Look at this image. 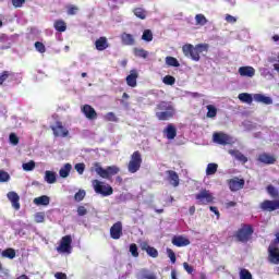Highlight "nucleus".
<instances>
[{
	"mask_svg": "<svg viewBox=\"0 0 279 279\" xmlns=\"http://www.w3.org/2000/svg\"><path fill=\"white\" fill-rule=\"evenodd\" d=\"M208 44H197L193 46V44H185L182 47L183 54L186 58H191L194 62H199L201 53H208Z\"/></svg>",
	"mask_w": 279,
	"mask_h": 279,
	"instance_id": "f257e3e1",
	"label": "nucleus"
},
{
	"mask_svg": "<svg viewBox=\"0 0 279 279\" xmlns=\"http://www.w3.org/2000/svg\"><path fill=\"white\" fill-rule=\"evenodd\" d=\"M156 110L155 117L158 121H170V119L175 117V108L173 107V104L169 101H160L157 104Z\"/></svg>",
	"mask_w": 279,
	"mask_h": 279,
	"instance_id": "f03ea898",
	"label": "nucleus"
},
{
	"mask_svg": "<svg viewBox=\"0 0 279 279\" xmlns=\"http://www.w3.org/2000/svg\"><path fill=\"white\" fill-rule=\"evenodd\" d=\"M233 236L238 243H250L252 236H254V227L252 225L242 223Z\"/></svg>",
	"mask_w": 279,
	"mask_h": 279,
	"instance_id": "7ed1b4c3",
	"label": "nucleus"
},
{
	"mask_svg": "<svg viewBox=\"0 0 279 279\" xmlns=\"http://www.w3.org/2000/svg\"><path fill=\"white\" fill-rule=\"evenodd\" d=\"M95 193L98 195H102V197H108L114 193V190L110 186V184L104 183L97 179L92 181Z\"/></svg>",
	"mask_w": 279,
	"mask_h": 279,
	"instance_id": "20e7f679",
	"label": "nucleus"
},
{
	"mask_svg": "<svg viewBox=\"0 0 279 279\" xmlns=\"http://www.w3.org/2000/svg\"><path fill=\"white\" fill-rule=\"evenodd\" d=\"M95 171L100 178H104L105 180H110L112 175H117L121 169L117 166H108L106 169H104L99 163H95Z\"/></svg>",
	"mask_w": 279,
	"mask_h": 279,
	"instance_id": "39448f33",
	"label": "nucleus"
},
{
	"mask_svg": "<svg viewBox=\"0 0 279 279\" xmlns=\"http://www.w3.org/2000/svg\"><path fill=\"white\" fill-rule=\"evenodd\" d=\"M141 165H143V157L141 156V151L136 150L132 154L131 160L129 161V172L136 173L141 169Z\"/></svg>",
	"mask_w": 279,
	"mask_h": 279,
	"instance_id": "423d86ee",
	"label": "nucleus"
},
{
	"mask_svg": "<svg viewBox=\"0 0 279 279\" xmlns=\"http://www.w3.org/2000/svg\"><path fill=\"white\" fill-rule=\"evenodd\" d=\"M73 238L71 235H64L61 238L59 246H57V252L59 254H71L73 252Z\"/></svg>",
	"mask_w": 279,
	"mask_h": 279,
	"instance_id": "0eeeda50",
	"label": "nucleus"
},
{
	"mask_svg": "<svg viewBox=\"0 0 279 279\" xmlns=\"http://www.w3.org/2000/svg\"><path fill=\"white\" fill-rule=\"evenodd\" d=\"M195 199L197 201L198 206H208V204H213V202H215V196H213L210 191L202 190L195 195Z\"/></svg>",
	"mask_w": 279,
	"mask_h": 279,
	"instance_id": "6e6552de",
	"label": "nucleus"
},
{
	"mask_svg": "<svg viewBox=\"0 0 279 279\" xmlns=\"http://www.w3.org/2000/svg\"><path fill=\"white\" fill-rule=\"evenodd\" d=\"M259 208L264 213H274V210H279V199L277 201L265 199L259 204Z\"/></svg>",
	"mask_w": 279,
	"mask_h": 279,
	"instance_id": "1a4fd4ad",
	"label": "nucleus"
},
{
	"mask_svg": "<svg viewBox=\"0 0 279 279\" xmlns=\"http://www.w3.org/2000/svg\"><path fill=\"white\" fill-rule=\"evenodd\" d=\"M227 184L232 191V193H236V191H241L245 186V180L244 179H239V178H233L227 181Z\"/></svg>",
	"mask_w": 279,
	"mask_h": 279,
	"instance_id": "9d476101",
	"label": "nucleus"
},
{
	"mask_svg": "<svg viewBox=\"0 0 279 279\" xmlns=\"http://www.w3.org/2000/svg\"><path fill=\"white\" fill-rule=\"evenodd\" d=\"M268 262L271 265H279V247L276 245L268 246Z\"/></svg>",
	"mask_w": 279,
	"mask_h": 279,
	"instance_id": "9b49d317",
	"label": "nucleus"
},
{
	"mask_svg": "<svg viewBox=\"0 0 279 279\" xmlns=\"http://www.w3.org/2000/svg\"><path fill=\"white\" fill-rule=\"evenodd\" d=\"M50 130H52L54 136H61L62 138L69 136V130L60 121H57L56 125L50 126Z\"/></svg>",
	"mask_w": 279,
	"mask_h": 279,
	"instance_id": "f8f14e48",
	"label": "nucleus"
},
{
	"mask_svg": "<svg viewBox=\"0 0 279 279\" xmlns=\"http://www.w3.org/2000/svg\"><path fill=\"white\" fill-rule=\"evenodd\" d=\"M110 236L111 239H114V241H118V239H121V236H123V223H121V221L112 225V227L110 228Z\"/></svg>",
	"mask_w": 279,
	"mask_h": 279,
	"instance_id": "ddd939ff",
	"label": "nucleus"
},
{
	"mask_svg": "<svg viewBox=\"0 0 279 279\" xmlns=\"http://www.w3.org/2000/svg\"><path fill=\"white\" fill-rule=\"evenodd\" d=\"M81 110L89 121H95V119H97V111L93 106L84 105Z\"/></svg>",
	"mask_w": 279,
	"mask_h": 279,
	"instance_id": "4468645a",
	"label": "nucleus"
},
{
	"mask_svg": "<svg viewBox=\"0 0 279 279\" xmlns=\"http://www.w3.org/2000/svg\"><path fill=\"white\" fill-rule=\"evenodd\" d=\"M166 174L168 175L167 180L171 186H174V189L180 186V175H178V172L173 170H167Z\"/></svg>",
	"mask_w": 279,
	"mask_h": 279,
	"instance_id": "2eb2a0df",
	"label": "nucleus"
},
{
	"mask_svg": "<svg viewBox=\"0 0 279 279\" xmlns=\"http://www.w3.org/2000/svg\"><path fill=\"white\" fill-rule=\"evenodd\" d=\"M120 40L125 47H134V45H136V39L134 38V35L130 33H122L120 35Z\"/></svg>",
	"mask_w": 279,
	"mask_h": 279,
	"instance_id": "dca6fc26",
	"label": "nucleus"
},
{
	"mask_svg": "<svg viewBox=\"0 0 279 279\" xmlns=\"http://www.w3.org/2000/svg\"><path fill=\"white\" fill-rule=\"evenodd\" d=\"M8 199L11 202L14 210H21V196L16 192H9L7 194Z\"/></svg>",
	"mask_w": 279,
	"mask_h": 279,
	"instance_id": "f3484780",
	"label": "nucleus"
},
{
	"mask_svg": "<svg viewBox=\"0 0 279 279\" xmlns=\"http://www.w3.org/2000/svg\"><path fill=\"white\" fill-rule=\"evenodd\" d=\"M257 161L262 162V165H276V156L262 153L258 155Z\"/></svg>",
	"mask_w": 279,
	"mask_h": 279,
	"instance_id": "a211bd4d",
	"label": "nucleus"
},
{
	"mask_svg": "<svg viewBox=\"0 0 279 279\" xmlns=\"http://www.w3.org/2000/svg\"><path fill=\"white\" fill-rule=\"evenodd\" d=\"M214 143L218 145H230V135L226 133H214Z\"/></svg>",
	"mask_w": 279,
	"mask_h": 279,
	"instance_id": "6ab92c4d",
	"label": "nucleus"
},
{
	"mask_svg": "<svg viewBox=\"0 0 279 279\" xmlns=\"http://www.w3.org/2000/svg\"><path fill=\"white\" fill-rule=\"evenodd\" d=\"M172 245H175V247H186V245H191V240L182 235H175L172 238Z\"/></svg>",
	"mask_w": 279,
	"mask_h": 279,
	"instance_id": "aec40b11",
	"label": "nucleus"
},
{
	"mask_svg": "<svg viewBox=\"0 0 279 279\" xmlns=\"http://www.w3.org/2000/svg\"><path fill=\"white\" fill-rule=\"evenodd\" d=\"M253 99L257 104H264L265 106H271V104H274V99H271V97L263 94H254Z\"/></svg>",
	"mask_w": 279,
	"mask_h": 279,
	"instance_id": "412c9836",
	"label": "nucleus"
},
{
	"mask_svg": "<svg viewBox=\"0 0 279 279\" xmlns=\"http://www.w3.org/2000/svg\"><path fill=\"white\" fill-rule=\"evenodd\" d=\"M239 74L241 77H254L256 70L253 66L246 65L239 68Z\"/></svg>",
	"mask_w": 279,
	"mask_h": 279,
	"instance_id": "4be33fe9",
	"label": "nucleus"
},
{
	"mask_svg": "<svg viewBox=\"0 0 279 279\" xmlns=\"http://www.w3.org/2000/svg\"><path fill=\"white\" fill-rule=\"evenodd\" d=\"M163 134H166V138H168V141H173V138L178 136V129H175L173 124H168L163 130Z\"/></svg>",
	"mask_w": 279,
	"mask_h": 279,
	"instance_id": "5701e85b",
	"label": "nucleus"
},
{
	"mask_svg": "<svg viewBox=\"0 0 279 279\" xmlns=\"http://www.w3.org/2000/svg\"><path fill=\"white\" fill-rule=\"evenodd\" d=\"M136 80H138V72L136 70H131L130 75L126 76L128 86L136 88Z\"/></svg>",
	"mask_w": 279,
	"mask_h": 279,
	"instance_id": "b1692460",
	"label": "nucleus"
},
{
	"mask_svg": "<svg viewBox=\"0 0 279 279\" xmlns=\"http://www.w3.org/2000/svg\"><path fill=\"white\" fill-rule=\"evenodd\" d=\"M95 47L97 51H106L110 45L108 44V38L100 37L95 41Z\"/></svg>",
	"mask_w": 279,
	"mask_h": 279,
	"instance_id": "393cba45",
	"label": "nucleus"
},
{
	"mask_svg": "<svg viewBox=\"0 0 279 279\" xmlns=\"http://www.w3.org/2000/svg\"><path fill=\"white\" fill-rule=\"evenodd\" d=\"M142 250L143 252H146V254H148V256L151 258H158V250H156V247L149 246L147 242L142 244Z\"/></svg>",
	"mask_w": 279,
	"mask_h": 279,
	"instance_id": "a878e982",
	"label": "nucleus"
},
{
	"mask_svg": "<svg viewBox=\"0 0 279 279\" xmlns=\"http://www.w3.org/2000/svg\"><path fill=\"white\" fill-rule=\"evenodd\" d=\"M50 202H51V198H49V196L47 195H43L34 198V204H36V206H49Z\"/></svg>",
	"mask_w": 279,
	"mask_h": 279,
	"instance_id": "bb28decb",
	"label": "nucleus"
},
{
	"mask_svg": "<svg viewBox=\"0 0 279 279\" xmlns=\"http://www.w3.org/2000/svg\"><path fill=\"white\" fill-rule=\"evenodd\" d=\"M44 180L47 182V184H56L58 179L56 177V172L47 170L45 172Z\"/></svg>",
	"mask_w": 279,
	"mask_h": 279,
	"instance_id": "cd10ccee",
	"label": "nucleus"
},
{
	"mask_svg": "<svg viewBox=\"0 0 279 279\" xmlns=\"http://www.w3.org/2000/svg\"><path fill=\"white\" fill-rule=\"evenodd\" d=\"M133 53L135 58H143V60L149 57V52L143 48H134Z\"/></svg>",
	"mask_w": 279,
	"mask_h": 279,
	"instance_id": "c85d7f7f",
	"label": "nucleus"
},
{
	"mask_svg": "<svg viewBox=\"0 0 279 279\" xmlns=\"http://www.w3.org/2000/svg\"><path fill=\"white\" fill-rule=\"evenodd\" d=\"M71 169H73V166H71V163H65V165L59 170V175H60V178H69V174L71 173Z\"/></svg>",
	"mask_w": 279,
	"mask_h": 279,
	"instance_id": "c756f323",
	"label": "nucleus"
},
{
	"mask_svg": "<svg viewBox=\"0 0 279 279\" xmlns=\"http://www.w3.org/2000/svg\"><path fill=\"white\" fill-rule=\"evenodd\" d=\"M133 14L137 17L141 19V21H145L147 19V11L143 8H135L133 10Z\"/></svg>",
	"mask_w": 279,
	"mask_h": 279,
	"instance_id": "7c9ffc66",
	"label": "nucleus"
},
{
	"mask_svg": "<svg viewBox=\"0 0 279 279\" xmlns=\"http://www.w3.org/2000/svg\"><path fill=\"white\" fill-rule=\"evenodd\" d=\"M53 27L57 32H66V22H64L63 20H57L53 23Z\"/></svg>",
	"mask_w": 279,
	"mask_h": 279,
	"instance_id": "2f4dec72",
	"label": "nucleus"
},
{
	"mask_svg": "<svg viewBox=\"0 0 279 279\" xmlns=\"http://www.w3.org/2000/svg\"><path fill=\"white\" fill-rule=\"evenodd\" d=\"M238 99H240V101H242V104H252V101H254V96L252 97L251 94L241 93V94H239Z\"/></svg>",
	"mask_w": 279,
	"mask_h": 279,
	"instance_id": "473e14b6",
	"label": "nucleus"
},
{
	"mask_svg": "<svg viewBox=\"0 0 279 279\" xmlns=\"http://www.w3.org/2000/svg\"><path fill=\"white\" fill-rule=\"evenodd\" d=\"M217 169H219V165L211 162L207 165L206 175H215L217 173Z\"/></svg>",
	"mask_w": 279,
	"mask_h": 279,
	"instance_id": "72a5a7b5",
	"label": "nucleus"
},
{
	"mask_svg": "<svg viewBox=\"0 0 279 279\" xmlns=\"http://www.w3.org/2000/svg\"><path fill=\"white\" fill-rule=\"evenodd\" d=\"M207 119H215V117H217V107H215L214 105H207Z\"/></svg>",
	"mask_w": 279,
	"mask_h": 279,
	"instance_id": "f704fd0d",
	"label": "nucleus"
},
{
	"mask_svg": "<svg viewBox=\"0 0 279 279\" xmlns=\"http://www.w3.org/2000/svg\"><path fill=\"white\" fill-rule=\"evenodd\" d=\"M1 256L3 258H10L12 260V258H16V251H14V248H7L2 251Z\"/></svg>",
	"mask_w": 279,
	"mask_h": 279,
	"instance_id": "c9c22d12",
	"label": "nucleus"
},
{
	"mask_svg": "<svg viewBox=\"0 0 279 279\" xmlns=\"http://www.w3.org/2000/svg\"><path fill=\"white\" fill-rule=\"evenodd\" d=\"M231 154L234 156V158L236 160H239L243 165H245V162H247V158L245 157V155H243V153H241L239 150H232Z\"/></svg>",
	"mask_w": 279,
	"mask_h": 279,
	"instance_id": "e433bc0d",
	"label": "nucleus"
},
{
	"mask_svg": "<svg viewBox=\"0 0 279 279\" xmlns=\"http://www.w3.org/2000/svg\"><path fill=\"white\" fill-rule=\"evenodd\" d=\"M142 40H145V43H151V40H154V33H151V29H145L143 32Z\"/></svg>",
	"mask_w": 279,
	"mask_h": 279,
	"instance_id": "4c0bfd02",
	"label": "nucleus"
},
{
	"mask_svg": "<svg viewBox=\"0 0 279 279\" xmlns=\"http://www.w3.org/2000/svg\"><path fill=\"white\" fill-rule=\"evenodd\" d=\"M166 64L168 66H180V61H178V59H175V57H166Z\"/></svg>",
	"mask_w": 279,
	"mask_h": 279,
	"instance_id": "58836bf2",
	"label": "nucleus"
},
{
	"mask_svg": "<svg viewBox=\"0 0 279 279\" xmlns=\"http://www.w3.org/2000/svg\"><path fill=\"white\" fill-rule=\"evenodd\" d=\"M195 21H196V25H206V23H208V20L206 19V16L204 14H196L195 15Z\"/></svg>",
	"mask_w": 279,
	"mask_h": 279,
	"instance_id": "ea45409f",
	"label": "nucleus"
},
{
	"mask_svg": "<svg viewBox=\"0 0 279 279\" xmlns=\"http://www.w3.org/2000/svg\"><path fill=\"white\" fill-rule=\"evenodd\" d=\"M22 168L24 171H34V169H36V162L34 160H31L28 162L23 163Z\"/></svg>",
	"mask_w": 279,
	"mask_h": 279,
	"instance_id": "a19ab883",
	"label": "nucleus"
},
{
	"mask_svg": "<svg viewBox=\"0 0 279 279\" xmlns=\"http://www.w3.org/2000/svg\"><path fill=\"white\" fill-rule=\"evenodd\" d=\"M66 10H68L69 16H75V14H77V12H80V8H77L76 5H73V4L68 5Z\"/></svg>",
	"mask_w": 279,
	"mask_h": 279,
	"instance_id": "79ce46f5",
	"label": "nucleus"
},
{
	"mask_svg": "<svg viewBox=\"0 0 279 279\" xmlns=\"http://www.w3.org/2000/svg\"><path fill=\"white\" fill-rule=\"evenodd\" d=\"M162 82L167 86H173V84H175V77H173L172 75H166L163 77Z\"/></svg>",
	"mask_w": 279,
	"mask_h": 279,
	"instance_id": "37998d69",
	"label": "nucleus"
},
{
	"mask_svg": "<svg viewBox=\"0 0 279 279\" xmlns=\"http://www.w3.org/2000/svg\"><path fill=\"white\" fill-rule=\"evenodd\" d=\"M240 279H252V272L245 268H242L240 270Z\"/></svg>",
	"mask_w": 279,
	"mask_h": 279,
	"instance_id": "c03bdc74",
	"label": "nucleus"
},
{
	"mask_svg": "<svg viewBox=\"0 0 279 279\" xmlns=\"http://www.w3.org/2000/svg\"><path fill=\"white\" fill-rule=\"evenodd\" d=\"M84 197H86V191L80 190L78 192L75 193L74 199L76 202H83Z\"/></svg>",
	"mask_w": 279,
	"mask_h": 279,
	"instance_id": "a18cd8bd",
	"label": "nucleus"
},
{
	"mask_svg": "<svg viewBox=\"0 0 279 279\" xmlns=\"http://www.w3.org/2000/svg\"><path fill=\"white\" fill-rule=\"evenodd\" d=\"M267 193H268L271 197H278V195H279L278 190H277L274 185H268V186H267Z\"/></svg>",
	"mask_w": 279,
	"mask_h": 279,
	"instance_id": "49530a36",
	"label": "nucleus"
},
{
	"mask_svg": "<svg viewBox=\"0 0 279 279\" xmlns=\"http://www.w3.org/2000/svg\"><path fill=\"white\" fill-rule=\"evenodd\" d=\"M130 253L134 258H138V246L135 243L130 245Z\"/></svg>",
	"mask_w": 279,
	"mask_h": 279,
	"instance_id": "de8ad7c7",
	"label": "nucleus"
},
{
	"mask_svg": "<svg viewBox=\"0 0 279 279\" xmlns=\"http://www.w3.org/2000/svg\"><path fill=\"white\" fill-rule=\"evenodd\" d=\"M35 49L39 53H45V51H47V48L45 47V44H43L41 41H36L35 43Z\"/></svg>",
	"mask_w": 279,
	"mask_h": 279,
	"instance_id": "09e8293b",
	"label": "nucleus"
},
{
	"mask_svg": "<svg viewBox=\"0 0 279 279\" xmlns=\"http://www.w3.org/2000/svg\"><path fill=\"white\" fill-rule=\"evenodd\" d=\"M0 182H10V173L0 170Z\"/></svg>",
	"mask_w": 279,
	"mask_h": 279,
	"instance_id": "8fccbe9b",
	"label": "nucleus"
},
{
	"mask_svg": "<svg viewBox=\"0 0 279 279\" xmlns=\"http://www.w3.org/2000/svg\"><path fill=\"white\" fill-rule=\"evenodd\" d=\"M9 141L11 145H19V136L16 135V133H11L9 135Z\"/></svg>",
	"mask_w": 279,
	"mask_h": 279,
	"instance_id": "3c124183",
	"label": "nucleus"
},
{
	"mask_svg": "<svg viewBox=\"0 0 279 279\" xmlns=\"http://www.w3.org/2000/svg\"><path fill=\"white\" fill-rule=\"evenodd\" d=\"M77 215H78V217H84V216L88 215V209H86V207L81 205L77 207Z\"/></svg>",
	"mask_w": 279,
	"mask_h": 279,
	"instance_id": "603ef678",
	"label": "nucleus"
},
{
	"mask_svg": "<svg viewBox=\"0 0 279 279\" xmlns=\"http://www.w3.org/2000/svg\"><path fill=\"white\" fill-rule=\"evenodd\" d=\"M167 254H168V258H170L171 263L174 265L177 260L175 252H173V250L171 248H167Z\"/></svg>",
	"mask_w": 279,
	"mask_h": 279,
	"instance_id": "864d4df0",
	"label": "nucleus"
},
{
	"mask_svg": "<svg viewBox=\"0 0 279 279\" xmlns=\"http://www.w3.org/2000/svg\"><path fill=\"white\" fill-rule=\"evenodd\" d=\"M74 169L77 171V173H80V175H82L84 173V170L86 169V165H84V163H76L74 166Z\"/></svg>",
	"mask_w": 279,
	"mask_h": 279,
	"instance_id": "5fc2aeb1",
	"label": "nucleus"
},
{
	"mask_svg": "<svg viewBox=\"0 0 279 279\" xmlns=\"http://www.w3.org/2000/svg\"><path fill=\"white\" fill-rule=\"evenodd\" d=\"M8 77H10V72L9 71H3L0 74V86H3V82H5V80H8Z\"/></svg>",
	"mask_w": 279,
	"mask_h": 279,
	"instance_id": "6e6d98bb",
	"label": "nucleus"
},
{
	"mask_svg": "<svg viewBox=\"0 0 279 279\" xmlns=\"http://www.w3.org/2000/svg\"><path fill=\"white\" fill-rule=\"evenodd\" d=\"M36 223H44L45 222V215L43 213H37L35 215Z\"/></svg>",
	"mask_w": 279,
	"mask_h": 279,
	"instance_id": "4d7b16f0",
	"label": "nucleus"
},
{
	"mask_svg": "<svg viewBox=\"0 0 279 279\" xmlns=\"http://www.w3.org/2000/svg\"><path fill=\"white\" fill-rule=\"evenodd\" d=\"M143 279H156V274L149 272V271H144L142 274Z\"/></svg>",
	"mask_w": 279,
	"mask_h": 279,
	"instance_id": "13d9d810",
	"label": "nucleus"
},
{
	"mask_svg": "<svg viewBox=\"0 0 279 279\" xmlns=\"http://www.w3.org/2000/svg\"><path fill=\"white\" fill-rule=\"evenodd\" d=\"M183 268L185 269V271L187 274H193V271H195V269L193 268V266L189 265V263H183Z\"/></svg>",
	"mask_w": 279,
	"mask_h": 279,
	"instance_id": "bf43d9fd",
	"label": "nucleus"
},
{
	"mask_svg": "<svg viewBox=\"0 0 279 279\" xmlns=\"http://www.w3.org/2000/svg\"><path fill=\"white\" fill-rule=\"evenodd\" d=\"M25 3V0H12V5L15 8H23V4Z\"/></svg>",
	"mask_w": 279,
	"mask_h": 279,
	"instance_id": "052dcab7",
	"label": "nucleus"
},
{
	"mask_svg": "<svg viewBox=\"0 0 279 279\" xmlns=\"http://www.w3.org/2000/svg\"><path fill=\"white\" fill-rule=\"evenodd\" d=\"M106 120L107 121H117V116L114 114V112H108L106 114Z\"/></svg>",
	"mask_w": 279,
	"mask_h": 279,
	"instance_id": "680f3d73",
	"label": "nucleus"
},
{
	"mask_svg": "<svg viewBox=\"0 0 279 279\" xmlns=\"http://www.w3.org/2000/svg\"><path fill=\"white\" fill-rule=\"evenodd\" d=\"M226 21H227L228 23H236V17H234V16H232V15H230V14H227V15H226Z\"/></svg>",
	"mask_w": 279,
	"mask_h": 279,
	"instance_id": "e2e57ef3",
	"label": "nucleus"
},
{
	"mask_svg": "<svg viewBox=\"0 0 279 279\" xmlns=\"http://www.w3.org/2000/svg\"><path fill=\"white\" fill-rule=\"evenodd\" d=\"M54 278H57V279H66V274L57 272V274L54 275Z\"/></svg>",
	"mask_w": 279,
	"mask_h": 279,
	"instance_id": "0e129e2a",
	"label": "nucleus"
},
{
	"mask_svg": "<svg viewBox=\"0 0 279 279\" xmlns=\"http://www.w3.org/2000/svg\"><path fill=\"white\" fill-rule=\"evenodd\" d=\"M234 206H236V202L234 201H230L226 203V208H234Z\"/></svg>",
	"mask_w": 279,
	"mask_h": 279,
	"instance_id": "69168bd1",
	"label": "nucleus"
},
{
	"mask_svg": "<svg viewBox=\"0 0 279 279\" xmlns=\"http://www.w3.org/2000/svg\"><path fill=\"white\" fill-rule=\"evenodd\" d=\"M209 210L219 217V215H220V214H219V209H217L216 206H210V207H209Z\"/></svg>",
	"mask_w": 279,
	"mask_h": 279,
	"instance_id": "338daca9",
	"label": "nucleus"
},
{
	"mask_svg": "<svg viewBox=\"0 0 279 279\" xmlns=\"http://www.w3.org/2000/svg\"><path fill=\"white\" fill-rule=\"evenodd\" d=\"M171 278L178 279V272L175 271V269L171 270Z\"/></svg>",
	"mask_w": 279,
	"mask_h": 279,
	"instance_id": "774afa93",
	"label": "nucleus"
}]
</instances>
